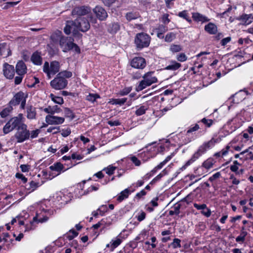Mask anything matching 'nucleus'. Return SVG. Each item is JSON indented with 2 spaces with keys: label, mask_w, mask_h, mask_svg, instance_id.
I'll use <instances>...</instances> for the list:
<instances>
[{
  "label": "nucleus",
  "mask_w": 253,
  "mask_h": 253,
  "mask_svg": "<svg viewBox=\"0 0 253 253\" xmlns=\"http://www.w3.org/2000/svg\"><path fill=\"white\" fill-rule=\"evenodd\" d=\"M17 127V131L15 137L18 143H21L30 138V131L27 129V126L24 123L22 114L12 118L5 125L3 128L4 133L7 134Z\"/></svg>",
  "instance_id": "1"
},
{
  "label": "nucleus",
  "mask_w": 253,
  "mask_h": 253,
  "mask_svg": "<svg viewBox=\"0 0 253 253\" xmlns=\"http://www.w3.org/2000/svg\"><path fill=\"white\" fill-rule=\"evenodd\" d=\"M51 212L47 210H44L43 208L37 210L35 212L31 213L28 216H32V219L29 220V223L26 221L22 220L18 221V224L20 226H22L21 229L24 230L25 232L29 231L34 229L35 225L39 223H42L47 221L49 218Z\"/></svg>",
  "instance_id": "2"
},
{
  "label": "nucleus",
  "mask_w": 253,
  "mask_h": 253,
  "mask_svg": "<svg viewBox=\"0 0 253 253\" xmlns=\"http://www.w3.org/2000/svg\"><path fill=\"white\" fill-rule=\"evenodd\" d=\"M199 126L196 125L190 128L187 131L181 132L173 135L170 139L165 140L166 146L169 147L170 144L177 145L179 147L185 145L195 138V135L193 132L198 130Z\"/></svg>",
  "instance_id": "3"
},
{
  "label": "nucleus",
  "mask_w": 253,
  "mask_h": 253,
  "mask_svg": "<svg viewBox=\"0 0 253 253\" xmlns=\"http://www.w3.org/2000/svg\"><path fill=\"white\" fill-rule=\"evenodd\" d=\"M165 147H167L165 141L161 143L160 145H157L156 143L149 144L145 147L143 151L144 155L146 156V157L144 158L142 154L141 157L144 161H146L150 158L155 157L157 153L163 152L165 150Z\"/></svg>",
  "instance_id": "4"
},
{
  "label": "nucleus",
  "mask_w": 253,
  "mask_h": 253,
  "mask_svg": "<svg viewBox=\"0 0 253 253\" xmlns=\"http://www.w3.org/2000/svg\"><path fill=\"white\" fill-rule=\"evenodd\" d=\"M215 143L214 139H211L207 143H205L201 146L198 150L192 155L190 159H189L185 164L182 167V168L185 169L186 167L191 165L201 156H202L208 149L212 147Z\"/></svg>",
  "instance_id": "5"
},
{
  "label": "nucleus",
  "mask_w": 253,
  "mask_h": 253,
  "mask_svg": "<svg viewBox=\"0 0 253 253\" xmlns=\"http://www.w3.org/2000/svg\"><path fill=\"white\" fill-rule=\"evenodd\" d=\"M142 80L136 86L135 90L140 91L148 86L158 82L157 78L154 76V72H148L142 76Z\"/></svg>",
  "instance_id": "6"
},
{
  "label": "nucleus",
  "mask_w": 253,
  "mask_h": 253,
  "mask_svg": "<svg viewBox=\"0 0 253 253\" xmlns=\"http://www.w3.org/2000/svg\"><path fill=\"white\" fill-rule=\"evenodd\" d=\"M71 195L70 193H63L61 192L56 193L52 198L50 201L54 203V205L61 207L66 205L68 202L71 200Z\"/></svg>",
  "instance_id": "7"
},
{
  "label": "nucleus",
  "mask_w": 253,
  "mask_h": 253,
  "mask_svg": "<svg viewBox=\"0 0 253 253\" xmlns=\"http://www.w3.org/2000/svg\"><path fill=\"white\" fill-rule=\"evenodd\" d=\"M91 11V9L90 7L82 6L74 8L72 13L73 16L77 15L79 17L87 15V18L90 19V22L92 23H96L97 21L96 19L90 15Z\"/></svg>",
  "instance_id": "8"
},
{
  "label": "nucleus",
  "mask_w": 253,
  "mask_h": 253,
  "mask_svg": "<svg viewBox=\"0 0 253 253\" xmlns=\"http://www.w3.org/2000/svg\"><path fill=\"white\" fill-rule=\"evenodd\" d=\"M60 64L58 61H53L49 64L48 62H45L43 66V71L46 74L48 79H50L59 71Z\"/></svg>",
  "instance_id": "9"
},
{
  "label": "nucleus",
  "mask_w": 253,
  "mask_h": 253,
  "mask_svg": "<svg viewBox=\"0 0 253 253\" xmlns=\"http://www.w3.org/2000/svg\"><path fill=\"white\" fill-rule=\"evenodd\" d=\"M150 42V36L145 33L137 34L135 38V43L138 48H142L149 46Z\"/></svg>",
  "instance_id": "10"
},
{
  "label": "nucleus",
  "mask_w": 253,
  "mask_h": 253,
  "mask_svg": "<svg viewBox=\"0 0 253 253\" xmlns=\"http://www.w3.org/2000/svg\"><path fill=\"white\" fill-rule=\"evenodd\" d=\"M68 84L67 80L64 78H62L59 74H57L56 78L50 82L51 86L56 89L60 90L66 87Z\"/></svg>",
  "instance_id": "11"
},
{
  "label": "nucleus",
  "mask_w": 253,
  "mask_h": 253,
  "mask_svg": "<svg viewBox=\"0 0 253 253\" xmlns=\"http://www.w3.org/2000/svg\"><path fill=\"white\" fill-rule=\"evenodd\" d=\"M27 94L23 92H19L16 93L10 103L13 105H17L20 103V108L24 109L26 105Z\"/></svg>",
  "instance_id": "12"
},
{
  "label": "nucleus",
  "mask_w": 253,
  "mask_h": 253,
  "mask_svg": "<svg viewBox=\"0 0 253 253\" xmlns=\"http://www.w3.org/2000/svg\"><path fill=\"white\" fill-rule=\"evenodd\" d=\"M75 26L77 27V29L85 32L90 28V24L88 20L84 17H79L74 21Z\"/></svg>",
  "instance_id": "13"
},
{
  "label": "nucleus",
  "mask_w": 253,
  "mask_h": 253,
  "mask_svg": "<svg viewBox=\"0 0 253 253\" xmlns=\"http://www.w3.org/2000/svg\"><path fill=\"white\" fill-rule=\"evenodd\" d=\"M45 121L49 125H59L64 123L65 118L54 115H47L45 118Z\"/></svg>",
  "instance_id": "14"
},
{
  "label": "nucleus",
  "mask_w": 253,
  "mask_h": 253,
  "mask_svg": "<svg viewBox=\"0 0 253 253\" xmlns=\"http://www.w3.org/2000/svg\"><path fill=\"white\" fill-rule=\"evenodd\" d=\"M60 47L62 48L64 52L74 48V43L73 40L71 38L64 37L61 38L59 42Z\"/></svg>",
  "instance_id": "15"
},
{
  "label": "nucleus",
  "mask_w": 253,
  "mask_h": 253,
  "mask_svg": "<svg viewBox=\"0 0 253 253\" xmlns=\"http://www.w3.org/2000/svg\"><path fill=\"white\" fill-rule=\"evenodd\" d=\"M123 240L122 233H121L117 237L113 238L110 243L106 245V248H109L110 251L113 252L116 248L121 245Z\"/></svg>",
  "instance_id": "16"
},
{
  "label": "nucleus",
  "mask_w": 253,
  "mask_h": 253,
  "mask_svg": "<svg viewBox=\"0 0 253 253\" xmlns=\"http://www.w3.org/2000/svg\"><path fill=\"white\" fill-rule=\"evenodd\" d=\"M131 66L136 69H143L146 66V62L144 58L141 57H136L131 61Z\"/></svg>",
  "instance_id": "17"
},
{
  "label": "nucleus",
  "mask_w": 253,
  "mask_h": 253,
  "mask_svg": "<svg viewBox=\"0 0 253 253\" xmlns=\"http://www.w3.org/2000/svg\"><path fill=\"white\" fill-rule=\"evenodd\" d=\"M135 188H132V186L125 189V190L121 191L116 197V199L118 202H121L123 200L127 199L129 195L135 191Z\"/></svg>",
  "instance_id": "18"
},
{
  "label": "nucleus",
  "mask_w": 253,
  "mask_h": 253,
  "mask_svg": "<svg viewBox=\"0 0 253 253\" xmlns=\"http://www.w3.org/2000/svg\"><path fill=\"white\" fill-rule=\"evenodd\" d=\"M93 11L96 17L100 20H105L108 17L106 10L101 6H96L93 9Z\"/></svg>",
  "instance_id": "19"
},
{
  "label": "nucleus",
  "mask_w": 253,
  "mask_h": 253,
  "mask_svg": "<svg viewBox=\"0 0 253 253\" xmlns=\"http://www.w3.org/2000/svg\"><path fill=\"white\" fill-rule=\"evenodd\" d=\"M3 74L7 79H12L14 77L15 70L13 66L8 64H4L3 66Z\"/></svg>",
  "instance_id": "20"
},
{
  "label": "nucleus",
  "mask_w": 253,
  "mask_h": 253,
  "mask_svg": "<svg viewBox=\"0 0 253 253\" xmlns=\"http://www.w3.org/2000/svg\"><path fill=\"white\" fill-rule=\"evenodd\" d=\"M241 24L245 25H248L253 21V15L252 14H243L237 18Z\"/></svg>",
  "instance_id": "21"
},
{
  "label": "nucleus",
  "mask_w": 253,
  "mask_h": 253,
  "mask_svg": "<svg viewBox=\"0 0 253 253\" xmlns=\"http://www.w3.org/2000/svg\"><path fill=\"white\" fill-rule=\"evenodd\" d=\"M74 25V22L72 21H67L64 29L65 33L67 35H69L71 33H73V34H76L78 29H77V27Z\"/></svg>",
  "instance_id": "22"
},
{
  "label": "nucleus",
  "mask_w": 253,
  "mask_h": 253,
  "mask_svg": "<svg viewBox=\"0 0 253 253\" xmlns=\"http://www.w3.org/2000/svg\"><path fill=\"white\" fill-rule=\"evenodd\" d=\"M248 94V92L246 90H240L233 95V100L235 103H238L245 99Z\"/></svg>",
  "instance_id": "23"
},
{
  "label": "nucleus",
  "mask_w": 253,
  "mask_h": 253,
  "mask_svg": "<svg viewBox=\"0 0 253 253\" xmlns=\"http://www.w3.org/2000/svg\"><path fill=\"white\" fill-rule=\"evenodd\" d=\"M192 17L193 20L196 22H201L202 23H204L210 21V19L207 17L199 12L192 13Z\"/></svg>",
  "instance_id": "24"
},
{
  "label": "nucleus",
  "mask_w": 253,
  "mask_h": 253,
  "mask_svg": "<svg viewBox=\"0 0 253 253\" xmlns=\"http://www.w3.org/2000/svg\"><path fill=\"white\" fill-rule=\"evenodd\" d=\"M43 111L48 115H54L56 113H59L61 111V109L57 105L53 106H48L43 109Z\"/></svg>",
  "instance_id": "25"
},
{
  "label": "nucleus",
  "mask_w": 253,
  "mask_h": 253,
  "mask_svg": "<svg viewBox=\"0 0 253 253\" xmlns=\"http://www.w3.org/2000/svg\"><path fill=\"white\" fill-rule=\"evenodd\" d=\"M205 31L211 35H214L217 32V27L216 25L211 22L209 23L206 25L204 27Z\"/></svg>",
  "instance_id": "26"
},
{
  "label": "nucleus",
  "mask_w": 253,
  "mask_h": 253,
  "mask_svg": "<svg viewBox=\"0 0 253 253\" xmlns=\"http://www.w3.org/2000/svg\"><path fill=\"white\" fill-rule=\"evenodd\" d=\"M40 186V184L38 182L31 181L30 182L26 184L25 189L27 193H30L35 191L38 187Z\"/></svg>",
  "instance_id": "27"
},
{
  "label": "nucleus",
  "mask_w": 253,
  "mask_h": 253,
  "mask_svg": "<svg viewBox=\"0 0 253 253\" xmlns=\"http://www.w3.org/2000/svg\"><path fill=\"white\" fill-rule=\"evenodd\" d=\"M168 30V27L163 25H160L156 29L158 38L162 39L164 38V34Z\"/></svg>",
  "instance_id": "28"
},
{
  "label": "nucleus",
  "mask_w": 253,
  "mask_h": 253,
  "mask_svg": "<svg viewBox=\"0 0 253 253\" xmlns=\"http://www.w3.org/2000/svg\"><path fill=\"white\" fill-rule=\"evenodd\" d=\"M16 72L18 75H24L26 72V66L22 61H19L16 66Z\"/></svg>",
  "instance_id": "29"
},
{
  "label": "nucleus",
  "mask_w": 253,
  "mask_h": 253,
  "mask_svg": "<svg viewBox=\"0 0 253 253\" xmlns=\"http://www.w3.org/2000/svg\"><path fill=\"white\" fill-rule=\"evenodd\" d=\"M31 59L32 62L35 65H40L42 64V57L39 53L37 52H35L33 54Z\"/></svg>",
  "instance_id": "30"
},
{
  "label": "nucleus",
  "mask_w": 253,
  "mask_h": 253,
  "mask_svg": "<svg viewBox=\"0 0 253 253\" xmlns=\"http://www.w3.org/2000/svg\"><path fill=\"white\" fill-rule=\"evenodd\" d=\"M10 55L11 51L9 48L6 46V45L4 43L0 44V56L3 55L7 57Z\"/></svg>",
  "instance_id": "31"
},
{
  "label": "nucleus",
  "mask_w": 253,
  "mask_h": 253,
  "mask_svg": "<svg viewBox=\"0 0 253 253\" xmlns=\"http://www.w3.org/2000/svg\"><path fill=\"white\" fill-rule=\"evenodd\" d=\"M120 29V25L118 23H113L110 24L108 28V31L112 34H116Z\"/></svg>",
  "instance_id": "32"
},
{
  "label": "nucleus",
  "mask_w": 253,
  "mask_h": 253,
  "mask_svg": "<svg viewBox=\"0 0 253 253\" xmlns=\"http://www.w3.org/2000/svg\"><path fill=\"white\" fill-rule=\"evenodd\" d=\"M181 67V64L174 60H171L169 65L167 66L165 69L168 70L175 71Z\"/></svg>",
  "instance_id": "33"
},
{
  "label": "nucleus",
  "mask_w": 253,
  "mask_h": 253,
  "mask_svg": "<svg viewBox=\"0 0 253 253\" xmlns=\"http://www.w3.org/2000/svg\"><path fill=\"white\" fill-rule=\"evenodd\" d=\"M62 38H64L62 36V32L58 30L55 31L50 37V39L53 42H56L58 41H60Z\"/></svg>",
  "instance_id": "34"
},
{
  "label": "nucleus",
  "mask_w": 253,
  "mask_h": 253,
  "mask_svg": "<svg viewBox=\"0 0 253 253\" xmlns=\"http://www.w3.org/2000/svg\"><path fill=\"white\" fill-rule=\"evenodd\" d=\"M36 112L35 108L30 106L27 108V117L29 119H34L36 118Z\"/></svg>",
  "instance_id": "35"
},
{
  "label": "nucleus",
  "mask_w": 253,
  "mask_h": 253,
  "mask_svg": "<svg viewBox=\"0 0 253 253\" xmlns=\"http://www.w3.org/2000/svg\"><path fill=\"white\" fill-rule=\"evenodd\" d=\"M100 98V95L97 93H89L86 96L85 99L91 103H94L97 99Z\"/></svg>",
  "instance_id": "36"
},
{
  "label": "nucleus",
  "mask_w": 253,
  "mask_h": 253,
  "mask_svg": "<svg viewBox=\"0 0 253 253\" xmlns=\"http://www.w3.org/2000/svg\"><path fill=\"white\" fill-rule=\"evenodd\" d=\"M49 168L53 171H57V175H59L63 169V166L60 163H57L51 166Z\"/></svg>",
  "instance_id": "37"
},
{
  "label": "nucleus",
  "mask_w": 253,
  "mask_h": 253,
  "mask_svg": "<svg viewBox=\"0 0 253 253\" xmlns=\"http://www.w3.org/2000/svg\"><path fill=\"white\" fill-rule=\"evenodd\" d=\"M214 163V160L212 158H209L204 162L201 166L203 167L204 169H209L212 167Z\"/></svg>",
  "instance_id": "38"
},
{
  "label": "nucleus",
  "mask_w": 253,
  "mask_h": 253,
  "mask_svg": "<svg viewBox=\"0 0 253 253\" xmlns=\"http://www.w3.org/2000/svg\"><path fill=\"white\" fill-rule=\"evenodd\" d=\"M140 16L139 13L137 12H129L126 13V18L128 21L136 19Z\"/></svg>",
  "instance_id": "39"
},
{
  "label": "nucleus",
  "mask_w": 253,
  "mask_h": 253,
  "mask_svg": "<svg viewBox=\"0 0 253 253\" xmlns=\"http://www.w3.org/2000/svg\"><path fill=\"white\" fill-rule=\"evenodd\" d=\"M49 97L51 98V100L55 103L59 105H62L64 103V100L62 97L57 96L54 95L53 94L51 93L49 95Z\"/></svg>",
  "instance_id": "40"
},
{
  "label": "nucleus",
  "mask_w": 253,
  "mask_h": 253,
  "mask_svg": "<svg viewBox=\"0 0 253 253\" xmlns=\"http://www.w3.org/2000/svg\"><path fill=\"white\" fill-rule=\"evenodd\" d=\"M247 235V232L245 231L244 227L242 228L240 235L236 238L237 242H243L245 240V237Z\"/></svg>",
  "instance_id": "41"
},
{
  "label": "nucleus",
  "mask_w": 253,
  "mask_h": 253,
  "mask_svg": "<svg viewBox=\"0 0 253 253\" xmlns=\"http://www.w3.org/2000/svg\"><path fill=\"white\" fill-rule=\"evenodd\" d=\"M148 109L147 105H142L138 107L135 111V114L137 116H141L144 114L146 111Z\"/></svg>",
  "instance_id": "42"
},
{
  "label": "nucleus",
  "mask_w": 253,
  "mask_h": 253,
  "mask_svg": "<svg viewBox=\"0 0 253 253\" xmlns=\"http://www.w3.org/2000/svg\"><path fill=\"white\" fill-rule=\"evenodd\" d=\"M78 235V232L74 229L70 230L65 235V237L69 240H71L75 237H77Z\"/></svg>",
  "instance_id": "43"
},
{
  "label": "nucleus",
  "mask_w": 253,
  "mask_h": 253,
  "mask_svg": "<svg viewBox=\"0 0 253 253\" xmlns=\"http://www.w3.org/2000/svg\"><path fill=\"white\" fill-rule=\"evenodd\" d=\"M12 110V107L11 106L5 107L0 112V116L2 118H5L9 114Z\"/></svg>",
  "instance_id": "44"
},
{
  "label": "nucleus",
  "mask_w": 253,
  "mask_h": 253,
  "mask_svg": "<svg viewBox=\"0 0 253 253\" xmlns=\"http://www.w3.org/2000/svg\"><path fill=\"white\" fill-rule=\"evenodd\" d=\"M135 218L139 222L144 220L146 218V213L142 210L138 211Z\"/></svg>",
  "instance_id": "45"
},
{
  "label": "nucleus",
  "mask_w": 253,
  "mask_h": 253,
  "mask_svg": "<svg viewBox=\"0 0 253 253\" xmlns=\"http://www.w3.org/2000/svg\"><path fill=\"white\" fill-rule=\"evenodd\" d=\"M176 37V34L173 32L168 33L165 38V41L168 42H172Z\"/></svg>",
  "instance_id": "46"
},
{
  "label": "nucleus",
  "mask_w": 253,
  "mask_h": 253,
  "mask_svg": "<svg viewBox=\"0 0 253 253\" xmlns=\"http://www.w3.org/2000/svg\"><path fill=\"white\" fill-rule=\"evenodd\" d=\"M180 205H175L172 209L169 211V214L170 215H178L180 212Z\"/></svg>",
  "instance_id": "47"
},
{
  "label": "nucleus",
  "mask_w": 253,
  "mask_h": 253,
  "mask_svg": "<svg viewBox=\"0 0 253 253\" xmlns=\"http://www.w3.org/2000/svg\"><path fill=\"white\" fill-rule=\"evenodd\" d=\"M169 50L172 52H178L182 50V47L179 44H172L170 45Z\"/></svg>",
  "instance_id": "48"
},
{
  "label": "nucleus",
  "mask_w": 253,
  "mask_h": 253,
  "mask_svg": "<svg viewBox=\"0 0 253 253\" xmlns=\"http://www.w3.org/2000/svg\"><path fill=\"white\" fill-rule=\"evenodd\" d=\"M205 169H204L203 167L200 166L197 168L194 171V173L196 176H200L205 173Z\"/></svg>",
  "instance_id": "49"
},
{
  "label": "nucleus",
  "mask_w": 253,
  "mask_h": 253,
  "mask_svg": "<svg viewBox=\"0 0 253 253\" xmlns=\"http://www.w3.org/2000/svg\"><path fill=\"white\" fill-rule=\"evenodd\" d=\"M176 59L179 62H184L187 60V57L184 53H180L176 55Z\"/></svg>",
  "instance_id": "50"
},
{
  "label": "nucleus",
  "mask_w": 253,
  "mask_h": 253,
  "mask_svg": "<svg viewBox=\"0 0 253 253\" xmlns=\"http://www.w3.org/2000/svg\"><path fill=\"white\" fill-rule=\"evenodd\" d=\"M58 74H59V76L62 77V78H64L65 79V78H69L71 77L72 76V72H71L70 71H64L60 72Z\"/></svg>",
  "instance_id": "51"
},
{
  "label": "nucleus",
  "mask_w": 253,
  "mask_h": 253,
  "mask_svg": "<svg viewBox=\"0 0 253 253\" xmlns=\"http://www.w3.org/2000/svg\"><path fill=\"white\" fill-rule=\"evenodd\" d=\"M230 149V146H227L225 149L222 150L220 152L215 154V155L218 157H223L226 156Z\"/></svg>",
  "instance_id": "52"
},
{
  "label": "nucleus",
  "mask_w": 253,
  "mask_h": 253,
  "mask_svg": "<svg viewBox=\"0 0 253 253\" xmlns=\"http://www.w3.org/2000/svg\"><path fill=\"white\" fill-rule=\"evenodd\" d=\"M180 242L181 241L180 239L178 238H174L173 240L172 243H171V246L174 249L180 248L181 247Z\"/></svg>",
  "instance_id": "53"
},
{
  "label": "nucleus",
  "mask_w": 253,
  "mask_h": 253,
  "mask_svg": "<svg viewBox=\"0 0 253 253\" xmlns=\"http://www.w3.org/2000/svg\"><path fill=\"white\" fill-rule=\"evenodd\" d=\"M65 117L73 119L74 118V114L72 111L69 108H65L64 110Z\"/></svg>",
  "instance_id": "54"
},
{
  "label": "nucleus",
  "mask_w": 253,
  "mask_h": 253,
  "mask_svg": "<svg viewBox=\"0 0 253 253\" xmlns=\"http://www.w3.org/2000/svg\"><path fill=\"white\" fill-rule=\"evenodd\" d=\"M116 169V167L109 166L106 168L104 169V170L106 171V173L108 175H112L114 173L115 170Z\"/></svg>",
  "instance_id": "55"
},
{
  "label": "nucleus",
  "mask_w": 253,
  "mask_h": 253,
  "mask_svg": "<svg viewBox=\"0 0 253 253\" xmlns=\"http://www.w3.org/2000/svg\"><path fill=\"white\" fill-rule=\"evenodd\" d=\"M41 130L39 129H36L30 132V138L33 139L38 137Z\"/></svg>",
  "instance_id": "56"
},
{
  "label": "nucleus",
  "mask_w": 253,
  "mask_h": 253,
  "mask_svg": "<svg viewBox=\"0 0 253 253\" xmlns=\"http://www.w3.org/2000/svg\"><path fill=\"white\" fill-rule=\"evenodd\" d=\"M19 2H20V1H11V2H7L5 3V5L3 7V9H6L9 8L10 6H14L17 4Z\"/></svg>",
  "instance_id": "57"
},
{
  "label": "nucleus",
  "mask_w": 253,
  "mask_h": 253,
  "mask_svg": "<svg viewBox=\"0 0 253 253\" xmlns=\"http://www.w3.org/2000/svg\"><path fill=\"white\" fill-rule=\"evenodd\" d=\"M131 162L135 165V166L138 167L141 165L140 161L135 156H132L130 158Z\"/></svg>",
  "instance_id": "58"
},
{
  "label": "nucleus",
  "mask_w": 253,
  "mask_h": 253,
  "mask_svg": "<svg viewBox=\"0 0 253 253\" xmlns=\"http://www.w3.org/2000/svg\"><path fill=\"white\" fill-rule=\"evenodd\" d=\"M98 209V211H99L100 215H103L106 212H107L108 208L106 205H102Z\"/></svg>",
  "instance_id": "59"
},
{
  "label": "nucleus",
  "mask_w": 253,
  "mask_h": 253,
  "mask_svg": "<svg viewBox=\"0 0 253 253\" xmlns=\"http://www.w3.org/2000/svg\"><path fill=\"white\" fill-rule=\"evenodd\" d=\"M15 176L17 178L21 179L23 183H26L27 181V178L22 173H17Z\"/></svg>",
  "instance_id": "60"
},
{
  "label": "nucleus",
  "mask_w": 253,
  "mask_h": 253,
  "mask_svg": "<svg viewBox=\"0 0 253 253\" xmlns=\"http://www.w3.org/2000/svg\"><path fill=\"white\" fill-rule=\"evenodd\" d=\"M194 207L198 210L203 211L205 209H207V205L206 204L199 205L197 203L194 204Z\"/></svg>",
  "instance_id": "61"
},
{
  "label": "nucleus",
  "mask_w": 253,
  "mask_h": 253,
  "mask_svg": "<svg viewBox=\"0 0 253 253\" xmlns=\"http://www.w3.org/2000/svg\"><path fill=\"white\" fill-rule=\"evenodd\" d=\"M177 15L181 18H182L185 19L188 16V13L187 10H183L181 12H179Z\"/></svg>",
  "instance_id": "62"
},
{
  "label": "nucleus",
  "mask_w": 253,
  "mask_h": 253,
  "mask_svg": "<svg viewBox=\"0 0 253 253\" xmlns=\"http://www.w3.org/2000/svg\"><path fill=\"white\" fill-rule=\"evenodd\" d=\"M20 168L23 172H28L30 169V166L28 165H21Z\"/></svg>",
  "instance_id": "63"
},
{
  "label": "nucleus",
  "mask_w": 253,
  "mask_h": 253,
  "mask_svg": "<svg viewBox=\"0 0 253 253\" xmlns=\"http://www.w3.org/2000/svg\"><path fill=\"white\" fill-rule=\"evenodd\" d=\"M251 147H249L248 149H249V151L246 153L247 154L244 157L245 160H248L249 159L253 160V153L252 151H250Z\"/></svg>",
  "instance_id": "64"
}]
</instances>
